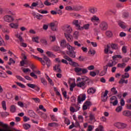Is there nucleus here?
I'll return each instance as SVG.
<instances>
[{
	"instance_id": "obj_1",
	"label": "nucleus",
	"mask_w": 131,
	"mask_h": 131,
	"mask_svg": "<svg viewBox=\"0 0 131 131\" xmlns=\"http://www.w3.org/2000/svg\"><path fill=\"white\" fill-rule=\"evenodd\" d=\"M114 125L119 129H124L125 128H127V124L124 123L117 122L114 124Z\"/></svg>"
},
{
	"instance_id": "obj_2",
	"label": "nucleus",
	"mask_w": 131,
	"mask_h": 131,
	"mask_svg": "<svg viewBox=\"0 0 131 131\" xmlns=\"http://www.w3.org/2000/svg\"><path fill=\"white\" fill-rule=\"evenodd\" d=\"M60 46L61 48H67L69 51H72L74 50V48L72 47V46H70L69 44L67 43L66 42V40L63 39L62 40L61 42H60Z\"/></svg>"
},
{
	"instance_id": "obj_3",
	"label": "nucleus",
	"mask_w": 131,
	"mask_h": 131,
	"mask_svg": "<svg viewBox=\"0 0 131 131\" xmlns=\"http://www.w3.org/2000/svg\"><path fill=\"white\" fill-rule=\"evenodd\" d=\"M63 58L66 59V60H67V61H69V64L71 65V66H74V67H77V66H78V63L73 61L72 59L70 58L68 56L65 55Z\"/></svg>"
},
{
	"instance_id": "obj_4",
	"label": "nucleus",
	"mask_w": 131,
	"mask_h": 131,
	"mask_svg": "<svg viewBox=\"0 0 131 131\" xmlns=\"http://www.w3.org/2000/svg\"><path fill=\"white\" fill-rule=\"evenodd\" d=\"M91 21L92 22H93L95 26H97V25H99V23H100V19H99V17L96 16V15L93 16L92 17Z\"/></svg>"
},
{
	"instance_id": "obj_5",
	"label": "nucleus",
	"mask_w": 131,
	"mask_h": 131,
	"mask_svg": "<svg viewBox=\"0 0 131 131\" xmlns=\"http://www.w3.org/2000/svg\"><path fill=\"white\" fill-rule=\"evenodd\" d=\"M52 30L53 31H56L57 30V26H58V21L56 20L54 21L52 23H51L49 25Z\"/></svg>"
},
{
	"instance_id": "obj_6",
	"label": "nucleus",
	"mask_w": 131,
	"mask_h": 131,
	"mask_svg": "<svg viewBox=\"0 0 131 131\" xmlns=\"http://www.w3.org/2000/svg\"><path fill=\"white\" fill-rule=\"evenodd\" d=\"M86 98V96L85 94H80L78 96V104H80L81 102H83L85 100V98Z\"/></svg>"
},
{
	"instance_id": "obj_7",
	"label": "nucleus",
	"mask_w": 131,
	"mask_h": 131,
	"mask_svg": "<svg viewBox=\"0 0 131 131\" xmlns=\"http://www.w3.org/2000/svg\"><path fill=\"white\" fill-rule=\"evenodd\" d=\"M5 22H13L14 21V17L12 15H5L4 17Z\"/></svg>"
},
{
	"instance_id": "obj_8",
	"label": "nucleus",
	"mask_w": 131,
	"mask_h": 131,
	"mask_svg": "<svg viewBox=\"0 0 131 131\" xmlns=\"http://www.w3.org/2000/svg\"><path fill=\"white\" fill-rule=\"evenodd\" d=\"M99 27L101 30H106L107 28H108V25L107 23L102 21L99 25Z\"/></svg>"
},
{
	"instance_id": "obj_9",
	"label": "nucleus",
	"mask_w": 131,
	"mask_h": 131,
	"mask_svg": "<svg viewBox=\"0 0 131 131\" xmlns=\"http://www.w3.org/2000/svg\"><path fill=\"white\" fill-rule=\"evenodd\" d=\"M108 92L107 90H105L104 94L103 95V93H102V102H106L107 101V99H108Z\"/></svg>"
},
{
	"instance_id": "obj_10",
	"label": "nucleus",
	"mask_w": 131,
	"mask_h": 131,
	"mask_svg": "<svg viewBox=\"0 0 131 131\" xmlns=\"http://www.w3.org/2000/svg\"><path fill=\"white\" fill-rule=\"evenodd\" d=\"M74 50H69V51L67 52V54L71 57V58H75L76 53L74 51Z\"/></svg>"
},
{
	"instance_id": "obj_11",
	"label": "nucleus",
	"mask_w": 131,
	"mask_h": 131,
	"mask_svg": "<svg viewBox=\"0 0 131 131\" xmlns=\"http://www.w3.org/2000/svg\"><path fill=\"white\" fill-rule=\"evenodd\" d=\"M64 31L65 33H67V34H70V33L72 32V29L71 28V27H70V26L67 25L66 26Z\"/></svg>"
},
{
	"instance_id": "obj_12",
	"label": "nucleus",
	"mask_w": 131,
	"mask_h": 131,
	"mask_svg": "<svg viewBox=\"0 0 131 131\" xmlns=\"http://www.w3.org/2000/svg\"><path fill=\"white\" fill-rule=\"evenodd\" d=\"M43 59L46 61V64L47 66V67H48V68H49V67H50V66L51 65V60L46 56H44L43 57Z\"/></svg>"
},
{
	"instance_id": "obj_13",
	"label": "nucleus",
	"mask_w": 131,
	"mask_h": 131,
	"mask_svg": "<svg viewBox=\"0 0 131 131\" xmlns=\"http://www.w3.org/2000/svg\"><path fill=\"white\" fill-rule=\"evenodd\" d=\"M64 35L67 40H68L70 42L72 41L73 38L72 37V36L70 35V34H67L66 33H64Z\"/></svg>"
},
{
	"instance_id": "obj_14",
	"label": "nucleus",
	"mask_w": 131,
	"mask_h": 131,
	"mask_svg": "<svg viewBox=\"0 0 131 131\" xmlns=\"http://www.w3.org/2000/svg\"><path fill=\"white\" fill-rule=\"evenodd\" d=\"M87 93L89 94H95L96 93V89H95V88H94L93 87H91L90 88H89L88 90Z\"/></svg>"
},
{
	"instance_id": "obj_15",
	"label": "nucleus",
	"mask_w": 131,
	"mask_h": 131,
	"mask_svg": "<svg viewBox=\"0 0 131 131\" xmlns=\"http://www.w3.org/2000/svg\"><path fill=\"white\" fill-rule=\"evenodd\" d=\"M9 26L11 28H13V29H18V27H19V25L18 24L16 23H11L9 24Z\"/></svg>"
},
{
	"instance_id": "obj_16",
	"label": "nucleus",
	"mask_w": 131,
	"mask_h": 131,
	"mask_svg": "<svg viewBox=\"0 0 131 131\" xmlns=\"http://www.w3.org/2000/svg\"><path fill=\"white\" fill-rule=\"evenodd\" d=\"M91 105V102L86 101L84 105H83V110H86L88 109V107Z\"/></svg>"
},
{
	"instance_id": "obj_17",
	"label": "nucleus",
	"mask_w": 131,
	"mask_h": 131,
	"mask_svg": "<svg viewBox=\"0 0 131 131\" xmlns=\"http://www.w3.org/2000/svg\"><path fill=\"white\" fill-rule=\"evenodd\" d=\"M84 85H85V81H81V82H79L77 84V86H78V88H82V86H84Z\"/></svg>"
},
{
	"instance_id": "obj_18",
	"label": "nucleus",
	"mask_w": 131,
	"mask_h": 131,
	"mask_svg": "<svg viewBox=\"0 0 131 131\" xmlns=\"http://www.w3.org/2000/svg\"><path fill=\"white\" fill-rule=\"evenodd\" d=\"M123 115L124 116H130L131 112L129 111H125L123 113Z\"/></svg>"
},
{
	"instance_id": "obj_19",
	"label": "nucleus",
	"mask_w": 131,
	"mask_h": 131,
	"mask_svg": "<svg viewBox=\"0 0 131 131\" xmlns=\"http://www.w3.org/2000/svg\"><path fill=\"white\" fill-rule=\"evenodd\" d=\"M81 10V6H73V11H79Z\"/></svg>"
},
{
	"instance_id": "obj_20",
	"label": "nucleus",
	"mask_w": 131,
	"mask_h": 131,
	"mask_svg": "<svg viewBox=\"0 0 131 131\" xmlns=\"http://www.w3.org/2000/svg\"><path fill=\"white\" fill-rule=\"evenodd\" d=\"M90 26H91V24H86L83 26L82 28L85 30H89V29H90Z\"/></svg>"
},
{
	"instance_id": "obj_21",
	"label": "nucleus",
	"mask_w": 131,
	"mask_h": 131,
	"mask_svg": "<svg viewBox=\"0 0 131 131\" xmlns=\"http://www.w3.org/2000/svg\"><path fill=\"white\" fill-rule=\"evenodd\" d=\"M119 25L120 27L124 29L125 28V24L123 21H119Z\"/></svg>"
},
{
	"instance_id": "obj_22",
	"label": "nucleus",
	"mask_w": 131,
	"mask_h": 131,
	"mask_svg": "<svg viewBox=\"0 0 131 131\" xmlns=\"http://www.w3.org/2000/svg\"><path fill=\"white\" fill-rule=\"evenodd\" d=\"M125 66H126V63H125L124 62H122L121 63H118L117 64V67L120 68H124V67H125Z\"/></svg>"
},
{
	"instance_id": "obj_23",
	"label": "nucleus",
	"mask_w": 131,
	"mask_h": 131,
	"mask_svg": "<svg viewBox=\"0 0 131 131\" xmlns=\"http://www.w3.org/2000/svg\"><path fill=\"white\" fill-rule=\"evenodd\" d=\"M73 24L74 25L76 26V27H77L78 28H80V26H79V24H78V20H74L73 21Z\"/></svg>"
},
{
	"instance_id": "obj_24",
	"label": "nucleus",
	"mask_w": 131,
	"mask_h": 131,
	"mask_svg": "<svg viewBox=\"0 0 131 131\" xmlns=\"http://www.w3.org/2000/svg\"><path fill=\"white\" fill-rule=\"evenodd\" d=\"M40 41L41 43L43 45V46H48V41L46 39H41Z\"/></svg>"
},
{
	"instance_id": "obj_25",
	"label": "nucleus",
	"mask_w": 131,
	"mask_h": 131,
	"mask_svg": "<svg viewBox=\"0 0 131 131\" xmlns=\"http://www.w3.org/2000/svg\"><path fill=\"white\" fill-rule=\"evenodd\" d=\"M105 34L107 37H111L112 35H113L111 31H107L105 33Z\"/></svg>"
},
{
	"instance_id": "obj_26",
	"label": "nucleus",
	"mask_w": 131,
	"mask_h": 131,
	"mask_svg": "<svg viewBox=\"0 0 131 131\" xmlns=\"http://www.w3.org/2000/svg\"><path fill=\"white\" fill-rule=\"evenodd\" d=\"M15 77H16L17 79H18V80L23 81V82H25V80L24 79V78L21 77V76L16 75L15 76Z\"/></svg>"
},
{
	"instance_id": "obj_27",
	"label": "nucleus",
	"mask_w": 131,
	"mask_h": 131,
	"mask_svg": "<svg viewBox=\"0 0 131 131\" xmlns=\"http://www.w3.org/2000/svg\"><path fill=\"white\" fill-rule=\"evenodd\" d=\"M74 107L75 108V111H76V112H77V111H78V110H79V109H80V105H79V104H74Z\"/></svg>"
},
{
	"instance_id": "obj_28",
	"label": "nucleus",
	"mask_w": 131,
	"mask_h": 131,
	"mask_svg": "<svg viewBox=\"0 0 131 131\" xmlns=\"http://www.w3.org/2000/svg\"><path fill=\"white\" fill-rule=\"evenodd\" d=\"M113 60H116V59H122V56L120 55H116L113 56Z\"/></svg>"
},
{
	"instance_id": "obj_29",
	"label": "nucleus",
	"mask_w": 131,
	"mask_h": 131,
	"mask_svg": "<svg viewBox=\"0 0 131 131\" xmlns=\"http://www.w3.org/2000/svg\"><path fill=\"white\" fill-rule=\"evenodd\" d=\"M90 117V120L91 121H96V119L95 118V115L91 114L89 116Z\"/></svg>"
},
{
	"instance_id": "obj_30",
	"label": "nucleus",
	"mask_w": 131,
	"mask_h": 131,
	"mask_svg": "<svg viewBox=\"0 0 131 131\" xmlns=\"http://www.w3.org/2000/svg\"><path fill=\"white\" fill-rule=\"evenodd\" d=\"M41 82L43 85H45V86H47V84H48L47 80H46V79H45V78H41Z\"/></svg>"
},
{
	"instance_id": "obj_31",
	"label": "nucleus",
	"mask_w": 131,
	"mask_h": 131,
	"mask_svg": "<svg viewBox=\"0 0 131 131\" xmlns=\"http://www.w3.org/2000/svg\"><path fill=\"white\" fill-rule=\"evenodd\" d=\"M90 12L92 14H95L97 11V8H91L89 10Z\"/></svg>"
},
{
	"instance_id": "obj_32",
	"label": "nucleus",
	"mask_w": 131,
	"mask_h": 131,
	"mask_svg": "<svg viewBox=\"0 0 131 131\" xmlns=\"http://www.w3.org/2000/svg\"><path fill=\"white\" fill-rule=\"evenodd\" d=\"M111 92L113 93V95H117V90H116V88L114 87L111 89Z\"/></svg>"
},
{
	"instance_id": "obj_33",
	"label": "nucleus",
	"mask_w": 131,
	"mask_h": 131,
	"mask_svg": "<svg viewBox=\"0 0 131 131\" xmlns=\"http://www.w3.org/2000/svg\"><path fill=\"white\" fill-rule=\"evenodd\" d=\"M30 124L27 123H25L23 125V127L25 129H28L30 128Z\"/></svg>"
},
{
	"instance_id": "obj_34",
	"label": "nucleus",
	"mask_w": 131,
	"mask_h": 131,
	"mask_svg": "<svg viewBox=\"0 0 131 131\" xmlns=\"http://www.w3.org/2000/svg\"><path fill=\"white\" fill-rule=\"evenodd\" d=\"M74 70L77 73H80V72H81L82 69L78 67H76Z\"/></svg>"
},
{
	"instance_id": "obj_35",
	"label": "nucleus",
	"mask_w": 131,
	"mask_h": 131,
	"mask_svg": "<svg viewBox=\"0 0 131 131\" xmlns=\"http://www.w3.org/2000/svg\"><path fill=\"white\" fill-rule=\"evenodd\" d=\"M111 47L113 50H117V49H118V46L117 44L113 43L111 45Z\"/></svg>"
},
{
	"instance_id": "obj_36",
	"label": "nucleus",
	"mask_w": 131,
	"mask_h": 131,
	"mask_svg": "<svg viewBox=\"0 0 131 131\" xmlns=\"http://www.w3.org/2000/svg\"><path fill=\"white\" fill-rule=\"evenodd\" d=\"M110 103L111 104H112L113 106H116L118 104V100L117 99L113 101H111Z\"/></svg>"
},
{
	"instance_id": "obj_37",
	"label": "nucleus",
	"mask_w": 131,
	"mask_h": 131,
	"mask_svg": "<svg viewBox=\"0 0 131 131\" xmlns=\"http://www.w3.org/2000/svg\"><path fill=\"white\" fill-rule=\"evenodd\" d=\"M15 60H13V58H10L9 59V62H8V65L10 66L12 64H15Z\"/></svg>"
},
{
	"instance_id": "obj_38",
	"label": "nucleus",
	"mask_w": 131,
	"mask_h": 131,
	"mask_svg": "<svg viewBox=\"0 0 131 131\" xmlns=\"http://www.w3.org/2000/svg\"><path fill=\"white\" fill-rule=\"evenodd\" d=\"M75 84L74 83H72L70 85V91H71V92H73V89H74L75 88Z\"/></svg>"
},
{
	"instance_id": "obj_39",
	"label": "nucleus",
	"mask_w": 131,
	"mask_h": 131,
	"mask_svg": "<svg viewBox=\"0 0 131 131\" xmlns=\"http://www.w3.org/2000/svg\"><path fill=\"white\" fill-rule=\"evenodd\" d=\"M0 115H1V116H2V117H5L6 116H8V115H9V113L2 112V113H0Z\"/></svg>"
},
{
	"instance_id": "obj_40",
	"label": "nucleus",
	"mask_w": 131,
	"mask_h": 131,
	"mask_svg": "<svg viewBox=\"0 0 131 131\" xmlns=\"http://www.w3.org/2000/svg\"><path fill=\"white\" fill-rule=\"evenodd\" d=\"M15 83H16V84H17L18 85V86H20V88H21V89H25V85H24L19 82H16Z\"/></svg>"
},
{
	"instance_id": "obj_41",
	"label": "nucleus",
	"mask_w": 131,
	"mask_h": 131,
	"mask_svg": "<svg viewBox=\"0 0 131 131\" xmlns=\"http://www.w3.org/2000/svg\"><path fill=\"white\" fill-rule=\"evenodd\" d=\"M96 131H104V127L102 125H99L98 128L96 129Z\"/></svg>"
},
{
	"instance_id": "obj_42",
	"label": "nucleus",
	"mask_w": 131,
	"mask_h": 131,
	"mask_svg": "<svg viewBox=\"0 0 131 131\" xmlns=\"http://www.w3.org/2000/svg\"><path fill=\"white\" fill-rule=\"evenodd\" d=\"M52 51H55V52H57V51H59V48L58 46H54L52 47Z\"/></svg>"
},
{
	"instance_id": "obj_43",
	"label": "nucleus",
	"mask_w": 131,
	"mask_h": 131,
	"mask_svg": "<svg viewBox=\"0 0 131 131\" xmlns=\"http://www.w3.org/2000/svg\"><path fill=\"white\" fill-rule=\"evenodd\" d=\"M10 111L14 113L15 111H16V106L15 105H11V108H10Z\"/></svg>"
},
{
	"instance_id": "obj_44",
	"label": "nucleus",
	"mask_w": 131,
	"mask_h": 131,
	"mask_svg": "<svg viewBox=\"0 0 131 131\" xmlns=\"http://www.w3.org/2000/svg\"><path fill=\"white\" fill-rule=\"evenodd\" d=\"M49 126L53 127V126H57L58 124L57 123L53 122V123H49L48 124Z\"/></svg>"
},
{
	"instance_id": "obj_45",
	"label": "nucleus",
	"mask_w": 131,
	"mask_h": 131,
	"mask_svg": "<svg viewBox=\"0 0 131 131\" xmlns=\"http://www.w3.org/2000/svg\"><path fill=\"white\" fill-rule=\"evenodd\" d=\"M110 49V46L107 45L106 48L104 49L105 54H108V52H109V49Z\"/></svg>"
},
{
	"instance_id": "obj_46",
	"label": "nucleus",
	"mask_w": 131,
	"mask_h": 131,
	"mask_svg": "<svg viewBox=\"0 0 131 131\" xmlns=\"http://www.w3.org/2000/svg\"><path fill=\"white\" fill-rule=\"evenodd\" d=\"M53 70H54L55 72H58V73H61V72H62V70L60 69H57L56 67H53Z\"/></svg>"
},
{
	"instance_id": "obj_47",
	"label": "nucleus",
	"mask_w": 131,
	"mask_h": 131,
	"mask_svg": "<svg viewBox=\"0 0 131 131\" xmlns=\"http://www.w3.org/2000/svg\"><path fill=\"white\" fill-rule=\"evenodd\" d=\"M50 117L52 121H57V118H56L55 115H51Z\"/></svg>"
},
{
	"instance_id": "obj_48",
	"label": "nucleus",
	"mask_w": 131,
	"mask_h": 131,
	"mask_svg": "<svg viewBox=\"0 0 131 131\" xmlns=\"http://www.w3.org/2000/svg\"><path fill=\"white\" fill-rule=\"evenodd\" d=\"M32 100H33L35 103H39V102H40V99L37 98H32Z\"/></svg>"
},
{
	"instance_id": "obj_49",
	"label": "nucleus",
	"mask_w": 131,
	"mask_h": 131,
	"mask_svg": "<svg viewBox=\"0 0 131 131\" xmlns=\"http://www.w3.org/2000/svg\"><path fill=\"white\" fill-rule=\"evenodd\" d=\"M38 7V3H33L32 6L30 7V9H33V7Z\"/></svg>"
},
{
	"instance_id": "obj_50",
	"label": "nucleus",
	"mask_w": 131,
	"mask_h": 131,
	"mask_svg": "<svg viewBox=\"0 0 131 131\" xmlns=\"http://www.w3.org/2000/svg\"><path fill=\"white\" fill-rule=\"evenodd\" d=\"M129 60V58L128 57H125L122 59V62L123 63H127Z\"/></svg>"
},
{
	"instance_id": "obj_51",
	"label": "nucleus",
	"mask_w": 131,
	"mask_h": 131,
	"mask_svg": "<svg viewBox=\"0 0 131 131\" xmlns=\"http://www.w3.org/2000/svg\"><path fill=\"white\" fill-rule=\"evenodd\" d=\"M2 107L4 110H7V106H6V101L2 102Z\"/></svg>"
},
{
	"instance_id": "obj_52",
	"label": "nucleus",
	"mask_w": 131,
	"mask_h": 131,
	"mask_svg": "<svg viewBox=\"0 0 131 131\" xmlns=\"http://www.w3.org/2000/svg\"><path fill=\"white\" fill-rule=\"evenodd\" d=\"M46 54L49 57H53L54 56V54L51 51H47Z\"/></svg>"
},
{
	"instance_id": "obj_53",
	"label": "nucleus",
	"mask_w": 131,
	"mask_h": 131,
	"mask_svg": "<svg viewBox=\"0 0 131 131\" xmlns=\"http://www.w3.org/2000/svg\"><path fill=\"white\" fill-rule=\"evenodd\" d=\"M66 10L67 11H73V7L71 6H67L66 7Z\"/></svg>"
},
{
	"instance_id": "obj_54",
	"label": "nucleus",
	"mask_w": 131,
	"mask_h": 131,
	"mask_svg": "<svg viewBox=\"0 0 131 131\" xmlns=\"http://www.w3.org/2000/svg\"><path fill=\"white\" fill-rule=\"evenodd\" d=\"M127 47L125 46H123L122 48V51L124 54H126L127 51L126 50Z\"/></svg>"
},
{
	"instance_id": "obj_55",
	"label": "nucleus",
	"mask_w": 131,
	"mask_h": 131,
	"mask_svg": "<svg viewBox=\"0 0 131 131\" xmlns=\"http://www.w3.org/2000/svg\"><path fill=\"white\" fill-rule=\"evenodd\" d=\"M50 40L51 41H55L56 40V37L55 36H50Z\"/></svg>"
},
{
	"instance_id": "obj_56",
	"label": "nucleus",
	"mask_w": 131,
	"mask_h": 131,
	"mask_svg": "<svg viewBox=\"0 0 131 131\" xmlns=\"http://www.w3.org/2000/svg\"><path fill=\"white\" fill-rule=\"evenodd\" d=\"M117 100V97L116 96H113L110 98L111 102H113V101H115Z\"/></svg>"
},
{
	"instance_id": "obj_57",
	"label": "nucleus",
	"mask_w": 131,
	"mask_h": 131,
	"mask_svg": "<svg viewBox=\"0 0 131 131\" xmlns=\"http://www.w3.org/2000/svg\"><path fill=\"white\" fill-rule=\"evenodd\" d=\"M90 74L91 76H92V77H95V76H96L97 75V73H96L94 71L90 72Z\"/></svg>"
},
{
	"instance_id": "obj_58",
	"label": "nucleus",
	"mask_w": 131,
	"mask_h": 131,
	"mask_svg": "<svg viewBox=\"0 0 131 131\" xmlns=\"http://www.w3.org/2000/svg\"><path fill=\"white\" fill-rule=\"evenodd\" d=\"M73 37H74V38L77 39L78 37V32H75L73 34Z\"/></svg>"
},
{
	"instance_id": "obj_59",
	"label": "nucleus",
	"mask_w": 131,
	"mask_h": 131,
	"mask_svg": "<svg viewBox=\"0 0 131 131\" xmlns=\"http://www.w3.org/2000/svg\"><path fill=\"white\" fill-rule=\"evenodd\" d=\"M78 119L79 120L80 122H82L83 121V117L81 115L78 116Z\"/></svg>"
},
{
	"instance_id": "obj_60",
	"label": "nucleus",
	"mask_w": 131,
	"mask_h": 131,
	"mask_svg": "<svg viewBox=\"0 0 131 131\" xmlns=\"http://www.w3.org/2000/svg\"><path fill=\"white\" fill-rule=\"evenodd\" d=\"M121 110H122V106H119L117 107L116 109V111L117 112H120V111H121Z\"/></svg>"
},
{
	"instance_id": "obj_61",
	"label": "nucleus",
	"mask_w": 131,
	"mask_h": 131,
	"mask_svg": "<svg viewBox=\"0 0 131 131\" xmlns=\"http://www.w3.org/2000/svg\"><path fill=\"white\" fill-rule=\"evenodd\" d=\"M64 123H66V124H67V125H69V124H70V121L69 120V119L66 118L64 119Z\"/></svg>"
},
{
	"instance_id": "obj_62",
	"label": "nucleus",
	"mask_w": 131,
	"mask_h": 131,
	"mask_svg": "<svg viewBox=\"0 0 131 131\" xmlns=\"http://www.w3.org/2000/svg\"><path fill=\"white\" fill-rule=\"evenodd\" d=\"M27 85L29 88H31V89H34L35 88V85L33 84L28 83Z\"/></svg>"
},
{
	"instance_id": "obj_63",
	"label": "nucleus",
	"mask_w": 131,
	"mask_h": 131,
	"mask_svg": "<svg viewBox=\"0 0 131 131\" xmlns=\"http://www.w3.org/2000/svg\"><path fill=\"white\" fill-rule=\"evenodd\" d=\"M87 69H88V70H94V69H95V66L91 65L90 66H89L87 68Z\"/></svg>"
},
{
	"instance_id": "obj_64",
	"label": "nucleus",
	"mask_w": 131,
	"mask_h": 131,
	"mask_svg": "<svg viewBox=\"0 0 131 131\" xmlns=\"http://www.w3.org/2000/svg\"><path fill=\"white\" fill-rule=\"evenodd\" d=\"M119 83H127V80H125L124 79H121L119 81Z\"/></svg>"
}]
</instances>
